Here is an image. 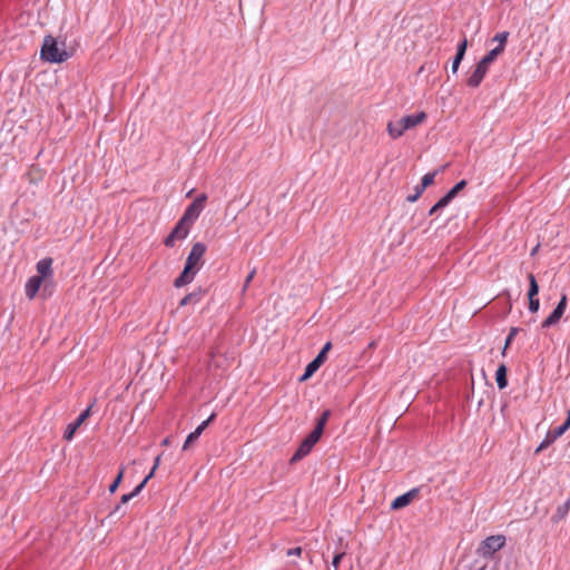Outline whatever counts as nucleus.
<instances>
[{"label":"nucleus","mask_w":570,"mask_h":570,"mask_svg":"<svg viewBox=\"0 0 570 570\" xmlns=\"http://www.w3.org/2000/svg\"><path fill=\"white\" fill-rule=\"evenodd\" d=\"M206 245L197 242L191 246V249L187 256L185 267L180 275L174 281V286L180 288L185 285L190 284L198 271L202 268L204 261L203 257L206 253Z\"/></svg>","instance_id":"1"},{"label":"nucleus","mask_w":570,"mask_h":570,"mask_svg":"<svg viewBox=\"0 0 570 570\" xmlns=\"http://www.w3.org/2000/svg\"><path fill=\"white\" fill-rule=\"evenodd\" d=\"M330 416H331L330 410H325L321 414V416L317 419L316 425L313 429V431L301 442L296 452L291 458V463L298 462L303 458H305L307 454L311 453V451L313 450L315 444L320 441Z\"/></svg>","instance_id":"2"},{"label":"nucleus","mask_w":570,"mask_h":570,"mask_svg":"<svg viewBox=\"0 0 570 570\" xmlns=\"http://www.w3.org/2000/svg\"><path fill=\"white\" fill-rule=\"evenodd\" d=\"M69 58L66 50L60 49L56 39L51 36H46L41 48V59L49 62H63Z\"/></svg>","instance_id":"3"},{"label":"nucleus","mask_w":570,"mask_h":570,"mask_svg":"<svg viewBox=\"0 0 570 570\" xmlns=\"http://www.w3.org/2000/svg\"><path fill=\"white\" fill-rule=\"evenodd\" d=\"M505 535L495 534L487 537L478 547V554L482 558L490 559L494 556V553L501 550L505 544Z\"/></svg>","instance_id":"4"},{"label":"nucleus","mask_w":570,"mask_h":570,"mask_svg":"<svg viewBox=\"0 0 570 570\" xmlns=\"http://www.w3.org/2000/svg\"><path fill=\"white\" fill-rule=\"evenodd\" d=\"M206 200V194H200L199 196H197L196 199L186 208L180 219L193 226L194 222L199 217L200 213L203 212Z\"/></svg>","instance_id":"5"},{"label":"nucleus","mask_w":570,"mask_h":570,"mask_svg":"<svg viewBox=\"0 0 570 570\" xmlns=\"http://www.w3.org/2000/svg\"><path fill=\"white\" fill-rule=\"evenodd\" d=\"M190 228L191 226L189 224L179 219L173 230L164 239V245L169 248L174 247L177 240H183L188 236Z\"/></svg>","instance_id":"6"},{"label":"nucleus","mask_w":570,"mask_h":570,"mask_svg":"<svg viewBox=\"0 0 570 570\" xmlns=\"http://www.w3.org/2000/svg\"><path fill=\"white\" fill-rule=\"evenodd\" d=\"M567 302H568L567 295L562 294V296H561L558 305L553 309V312L542 322V324H541L542 328H548V327H551V326L556 325L557 323H559V321L561 320V317L563 316V314L566 312Z\"/></svg>","instance_id":"7"},{"label":"nucleus","mask_w":570,"mask_h":570,"mask_svg":"<svg viewBox=\"0 0 570 570\" xmlns=\"http://www.w3.org/2000/svg\"><path fill=\"white\" fill-rule=\"evenodd\" d=\"M92 404L89 405L72 423H69L63 433V439L66 441H71L76 431L80 428V425L90 416Z\"/></svg>","instance_id":"8"},{"label":"nucleus","mask_w":570,"mask_h":570,"mask_svg":"<svg viewBox=\"0 0 570 570\" xmlns=\"http://www.w3.org/2000/svg\"><path fill=\"white\" fill-rule=\"evenodd\" d=\"M488 70L489 66L484 65L483 61L480 60L476 63L474 71L466 79V85L471 88H478L484 79Z\"/></svg>","instance_id":"9"},{"label":"nucleus","mask_w":570,"mask_h":570,"mask_svg":"<svg viewBox=\"0 0 570 570\" xmlns=\"http://www.w3.org/2000/svg\"><path fill=\"white\" fill-rule=\"evenodd\" d=\"M52 263L53 261L51 257L40 259L36 266L38 273L37 276L43 279L45 282L51 278L53 275Z\"/></svg>","instance_id":"10"},{"label":"nucleus","mask_w":570,"mask_h":570,"mask_svg":"<svg viewBox=\"0 0 570 570\" xmlns=\"http://www.w3.org/2000/svg\"><path fill=\"white\" fill-rule=\"evenodd\" d=\"M216 417V414L213 413L206 421H204L202 424H199L196 430L188 434L186 438V441L183 445V450H187L194 442L198 440L203 431L208 426V424L214 421Z\"/></svg>","instance_id":"11"},{"label":"nucleus","mask_w":570,"mask_h":570,"mask_svg":"<svg viewBox=\"0 0 570 570\" xmlns=\"http://www.w3.org/2000/svg\"><path fill=\"white\" fill-rule=\"evenodd\" d=\"M420 490L417 488H414L410 490L409 492L397 497L391 504V508L393 510L402 509L406 505H409L417 495Z\"/></svg>","instance_id":"12"},{"label":"nucleus","mask_w":570,"mask_h":570,"mask_svg":"<svg viewBox=\"0 0 570 570\" xmlns=\"http://www.w3.org/2000/svg\"><path fill=\"white\" fill-rule=\"evenodd\" d=\"M324 352H320L318 355L307 364L304 374L299 377V382L308 380L325 362Z\"/></svg>","instance_id":"13"},{"label":"nucleus","mask_w":570,"mask_h":570,"mask_svg":"<svg viewBox=\"0 0 570 570\" xmlns=\"http://www.w3.org/2000/svg\"><path fill=\"white\" fill-rule=\"evenodd\" d=\"M426 114L424 111H420L414 115H409L402 118L403 120V128L406 130L413 129L416 126L423 124L426 119Z\"/></svg>","instance_id":"14"},{"label":"nucleus","mask_w":570,"mask_h":570,"mask_svg":"<svg viewBox=\"0 0 570 570\" xmlns=\"http://www.w3.org/2000/svg\"><path fill=\"white\" fill-rule=\"evenodd\" d=\"M43 282L45 281L41 279L40 277H38L37 275L31 276L27 281L26 286H24L26 296L29 299H33L36 297V295L38 294Z\"/></svg>","instance_id":"15"},{"label":"nucleus","mask_w":570,"mask_h":570,"mask_svg":"<svg viewBox=\"0 0 570 570\" xmlns=\"http://www.w3.org/2000/svg\"><path fill=\"white\" fill-rule=\"evenodd\" d=\"M386 131L392 139H397L402 137L405 132V129L403 128L402 118L396 121H389L386 126Z\"/></svg>","instance_id":"16"},{"label":"nucleus","mask_w":570,"mask_h":570,"mask_svg":"<svg viewBox=\"0 0 570 570\" xmlns=\"http://www.w3.org/2000/svg\"><path fill=\"white\" fill-rule=\"evenodd\" d=\"M205 294H206L205 289L198 288L197 291H194V292L187 294L186 296H184L179 302V306L183 307L188 304H196L202 299V297Z\"/></svg>","instance_id":"17"},{"label":"nucleus","mask_w":570,"mask_h":570,"mask_svg":"<svg viewBox=\"0 0 570 570\" xmlns=\"http://www.w3.org/2000/svg\"><path fill=\"white\" fill-rule=\"evenodd\" d=\"M495 381H497V384H498V387L500 390L507 387L508 385V379H507V367L504 364H501L497 372H495Z\"/></svg>","instance_id":"18"},{"label":"nucleus","mask_w":570,"mask_h":570,"mask_svg":"<svg viewBox=\"0 0 570 570\" xmlns=\"http://www.w3.org/2000/svg\"><path fill=\"white\" fill-rule=\"evenodd\" d=\"M465 186V180L459 181L444 195L445 199L450 203Z\"/></svg>","instance_id":"19"},{"label":"nucleus","mask_w":570,"mask_h":570,"mask_svg":"<svg viewBox=\"0 0 570 570\" xmlns=\"http://www.w3.org/2000/svg\"><path fill=\"white\" fill-rule=\"evenodd\" d=\"M528 279H529V291H528V297L529 298H534L538 296L539 294V285L537 283V279L534 277V275L532 273H530L528 275Z\"/></svg>","instance_id":"20"},{"label":"nucleus","mask_w":570,"mask_h":570,"mask_svg":"<svg viewBox=\"0 0 570 570\" xmlns=\"http://www.w3.org/2000/svg\"><path fill=\"white\" fill-rule=\"evenodd\" d=\"M503 51H502V48H494L492 50H490L482 59L481 61H483L484 65H488L490 67V65L497 59V57L499 55H501Z\"/></svg>","instance_id":"21"},{"label":"nucleus","mask_w":570,"mask_h":570,"mask_svg":"<svg viewBox=\"0 0 570 570\" xmlns=\"http://www.w3.org/2000/svg\"><path fill=\"white\" fill-rule=\"evenodd\" d=\"M145 485H146L145 482H140L130 493L121 495L120 504H125L129 500H131L132 498L138 495L141 492V490L145 488Z\"/></svg>","instance_id":"22"},{"label":"nucleus","mask_w":570,"mask_h":570,"mask_svg":"<svg viewBox=\"0 0 570 570\" xmlns=\"http://www.w3.org/2000/svg\"><path fill=\"white\" fill-rule=\"evenodd\" d=\"M125 474V466H121L117 476L115 478L114 482L109 485V492L115 493L118 489L119 484L121 483Z\"/></svg>","instance_id":"23"},{"label":"nucleus","mask_w":570,"mask_h":570,"mask_svg":"<svg viewBox=\"0 0 570 570\" xmlns=\"http://www.w3.org/2000/svg\"><path fill=\"white\" fill-rule=\"evenodd\" d=\"M557 439L552 438V434L550 432L547 433L543 441L540 443V445L535 449V453H539L550 446Z\"/></svg>","instance_id":"24"},{"label":"nucleus","mask_w":570,"mask_h":570,"mask_svg":"<svg viewBox=\"0 0 570 570\" xmlns=\"http://www.w3.org/2000/svg\"><path fill=\"white\" fill-rule=\"evenodd\" d=\"M508 37H509V32H507V31L497 33L495 37L493 38V40L499 42L497 48H502V51H504Z\"/></svg>","instance_id":"25"},{"label":"nucleus","mask_w":570,"mask_h":570,"mask_svg":"<svg viewBox=\"0 0 570 570\" xmlns=\"http://www.w3.org/2000/svg\"><path fill=\"white\" fill-rule=\"evenodd\" d=\"M436 176V171L429 173L422 177L421 186L422 188L426 189L429 186H431L434 183V178Z\"/></svg>","instance_id":"26"},{"label":"nucleus","mask_w":570,"mask_h":570,"mask_svg":"<svg viewBox=\"0 0 570 570\" xmlns=\"http://www.w3.org/2000/svg\"><path fill=\"white\" fill-rule=\"evenodd\" d=\"M449 204L450 203L443 196L434 206H432V208L429 210V215H434L438 210L444 208Z\"/></svg>","instance_id":"27"},{"label":"nucleus","mask_w":570,"mask_h":570,"mask_svg":"<svg viewBox=\"0 0 570 570\" xmlns=\"http://www.w3.org/2000/svg\"><path fill=\"white\" fill-rule=\"evenodd\" d=\"M414 190H415V193H414L413 195L407 196V198H406V199H407V202H410V203H414V202H416V200L421 197V195L423 194V191H424L425 189H424V188H422V186H421V185H416V186H415V188H414Z\"/></svg>","instance_id":"28"},{"label":"nucleus","mask_w":570,"mask_h":570,"mask_svg":"<svg viewBox=\"0 0 570 570\" xmlns=\"http://www.w3.org/2000/svg\"><path fill=\"white\" fill-rule=\"evenodd\" d=\"M539 307H540V301L538 297L529 298V311L531 313H537L539 311Z\"/></svg>","instance_id":"29"},{"label":"nucleus","mask_w":570,"mask_h":570,"mask_svg":"<svg viewBox=\"0 0 570 570\" xmlns=\"http://www.w3.org/2000/svg\"><path fill=\"white\" fill-rule=\"evenodd\" d=\"M159 463H160V455L156 456L151 471L148 473V475L141 482H145V484H147V482L154 476L155 471L158 468Z\"/></svg>","instance_id":"30"},{"label":"nucleus","mask_w":570,"mask_h":570,"mask_svg":"<svg viewBox=\"0 0 570 570\" xmlns=\"http://www.w3.org/2000/svg\"><path fill=\"white\" fill-rule=\"evenodd\" d=\"M567 430H568V428H567L564 424H562V425H560V426H558V428H556V429H553V430H551V431H549V432L552 434V438L558 439V438H560V436H561V435H562Z\"/></svg>","instance_id":"31"},{"label":"nucleus","mask_w":570,"mask_h":570,"mask_svg":"<svg viewBox=\"0 0 570 570\" xmlns=\"http://www.w3.org/2000/svg\"><path fill=\"white\" fill-rule=\"evenodd\" d=\"M519 332V328L517 327H511L510 332H509V335L505 340V344H504V351L508 348V346L511 344L512 340L514 338V336L518 334Z\"/></svg>","instance_id":"32"},{"label":"nucleus","mask_w":570,"mask_h":570,"mask_svg":"<svg viewBox=\"0 0 570 570\" xmlns=\"http://www.w3.org/2000/svg\"><path fill=\"white\" fill-rule=\"evenodd\" d=\"M468 48V40L464 38L458 46L456 55L464 57Z\"/></svg>","instance_id":"33"},{"label":"nucleus","mask_w":570,"mask_h":570,"mask_svg":"<svg viewBox=\"0 0 570 570\" xmlns=\"http://www.w3.org/2000/svg\"><path fill=\"white\" fill-rule=\"evenodd\" d=\"M255 274H256V269H255V268H253V269L250 271V273L247 275V277H246V279H245V282H244L243 293L247 291V288H248L249 284H250V282L253 281V278H254Z\"/></svg>","instance_id":"34"},{"label":"nucleus","mask_w":570,"mask_h":570,"mask_svg":"<svg viewBox=\"0 0 570 570\" xmlns=\"http://www.w3.org/2000/svg\"><path fill=\"white\" fill-rule=\"evenodd\" d=\"M464 57L455 55L453 62H452V72L455 73L459 69V66Z\"/></svg>","instance_id":"35"},{"label":"nucleus","mask_w":570,"mask_h":570,"mask_svg":"<svg viewBox=\"0 0 570 570\" xmlns=\"http://www.w3.org/2000/svg\"><path fill=\"white\" fill-rule=\"evenodd\" d=\"M345 556L344 552H341V553H337L334 556L333 558V561H332V566L337 570L338 566H340V562L341 560L343 559V557Z\"/></svg>","instance_id":"36"},{"label":"nucleus","mask_w":570,"mask_h":570,"mask_svg":"<svg viewBox=\"0 0 570 570\" xmlns=\"http://www.w3.org/2000/svg\"><path fill=\"white\" fill-rule=\"evenodd\" d=\"M286 554L288 557H291V556L299 557L302 554V548L301 547H296V548L288 549Z\"/></svg>","instance_id":"37"},{"label":"nucleus","mask_w":570,"mask_h":570,"mask_svg":"<svg viewBox=\"0 0 570 570\" xmlns=\"http://www.w3.org/2000/svg\"><path fill=\"white\" fill-rule=\"evenodd\" d=\"M332 348V343L331 342H327L323 348L321 350V352H324V357L326 358V354L327 352Z\"/></svg>","instance_id":"38"},{"label":"nucleus","mask_w":570,"mask_h":570,"mask_svg":"<svg viewBox=\"0 0 570 570\" xmlns=\"http://www.w3.org/2000/svg\"><path fill=\"white\" fill-rule=\"evenodd\" d=\"M568 429L570 428V410L567 412V419L563 423Z\"/></svg>","instance_id":"39"},{"label":"nucleus","mask_w":570,"mask_h":570,"mask_svg":"<svg viewBox=\"0 0 570 570\" xmlns=\"http://www.w3.org/2000/svg\"><path fill=\"white\" fill-rule=\"evenodd\" d=\"M539 249V245H537L532 250H531V256H534L537 254Z\"/></svg>","instance_id":"40"}]
</instances>
